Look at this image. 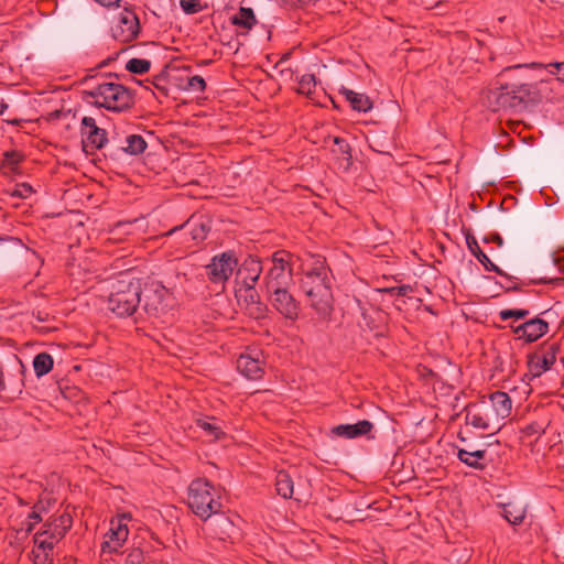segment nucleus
<instances>
[{
    "instance_id": "1",
    "label": "nucleus",
    "mask_w": 564,
    "mask_h": 564,
    "mask_svg": "<svg viewBox=\"0 0 564 564\" xmlns=\"http://www.w3.org/2000/svg\"><path fill=\"white\" fill-rule=\"evenodd\" d=\"M486 95L487 106L492 111H507L521 107L525 102H535L540 95L534 84H502L497 82Z\"/></svg>"
},
{
    "instance_id": "2",
    "label": "nucleus",
    "mask_w": 564,
    "mask_h": 564,
    "mask_svg": "<svg viewBox=\"0 0 564 564\" xmlns=\"http://www.w3.org/2000/svg\"><path fill=\"white\" fill-rule=\"evenodd\" d=\"M302 289L310 299L311 306L322 315L332 311L333 294L328 280V270L324 262L316 260L314 267L304 273Z\"/></svg>"
},
{
    "instance_id": "3",
    "label": "nucleus",
    "mask_w": 564,
    "mask_h": 564,
    "mask_svg": "<svg viewBox=\"0 0 564 564\" xmlns=\"http://www.w3.org/2000/svg\"><path fill=\"white\" fill-rule=\"evenodd\" d=\"M88 104L109 111L120 112L128 109L133 102L131 91L123 85L113 82H104L85 91Z\"/></svg>"
},
{
    "instance_id": "4",
    "label": "nucleus",
    "mask_w": 564,
    "mask_h": 564,
    "mask_svg": "<svg viewBox=\"0 0 564 564\" xmlns=\"http://www.w3.org/2000/svg\"><path fill=\"white\" fill-rule=\"evenodd\" d=\"M187 505L202 520L221 512L220 492L206 479H195L188 486Z\"/></svg>"
},
{
    "instance_id": "5",
    "label": "nucleus",
    "mask_w": 564,
    "mask_h": 564,
    "mask_svg": "<svg viewBox=\"0 0 564 564\" xmlns=\"http://www.w3.org/2000/svg\"><path fill=\"white\" fill-rule=\"evenodd\" d=\"M141 303L139 280L120 279L112 284L108 308L120 317L132 315Z\"/></svg>"
},
{
    "instance_id": "6",
    "label": "nucleus",
    "mask_w": 564,
    "mask_h": 564,
    "mask_svg": "<svg viewBox=\"0 0 564 564\" xmlns=\"http://www.w3.org/2000/svg\"><path fill=\"white\" fill-rule=\"evenodd\" d=\"M267 291L289 288L292 283L291 254L285 250L275 251L271 258V267L264 276Z\"/></svg>"
},
{
    "instance_id": "7",
    "label": "nucleus",
    "mask_w": 564,
    "mask_h": 564,
    "mask_svg": "<svg viewBox=\"0 0 564 564\" xmlns=\"http://www.w3.org/2000/svg\"><path fill=\"white\" fill-rule=\"evenodd\" d=\"M130 513H122L110 521L109 530L104 535L100 547V555H111L118 553L129 536L128 522L131 521Z\"/></svg>"
},
{
    "instance_id": "8",
    "label": "nucleus",
    "mask_w": 564,
    "mask_h": 564,
    "mask_svg": "<svg viewBox=\"0 0 564 564\" xmlns=\"http://www.w3.org/2000/svg\"><path fill=\"white\" fill-rule=\"evenodd\" d=\"M73 519L67 512H62L45 523L44 530L34 535V544L46 550H53L58 541L72 528Z\"/></svg>"
},
{
    "instance_id": "9",
    "label": "nucleus",
    "mask_w": 564,
    "mask_h": 564,
    "mask_svg": "<svg viewBox=\"0 0 564 564\" xmlns=\"http://www.w3.org/2000/svg\"><path fill=\"white\" fill-rule=\"evenodd\" d=\"M175 305L173 294L160 283H152L144 292L143 308L148 315L162 317Z\"/></svg>"
},
{
    "instance_id": "10",
    "label": "nucleus",
    "mask_w": 564,
    "mask_h": 564,
    "mask_svg": "<svg viewBox=\"0 0 564 564\" xmlns=\"http://www.w3.org/2000/svg\"><path fill=\"white\" fill-rule=\"evenodd\" d=\"M237 264V259L230 252L215 256L206 265L207 276L212 283L223 285L232 275Z\"/></svg>"
},
{
    "instance_id": "11",
    "label": "nucleus",
    "mask_w": 564,
    "mask_h": 564,
    "mask_svg": "<svg viewBox=\"0 0 564 564\" xmlns=\"http://www.w3.org/2000/svg\"><path fill=\"white\" fill-rule=\"evenodd\" d=\"M267 292L271 305L279 314L290 321H295L299 317V303L288 291V288L269 290Z\"/></svg>"
},
{
    "instance_id": "12",
    "label": "nucleus",
    "mask_w": 564,
    "mask_h": 564,
    "mask_svg": "<svg viewBox=\"0 0 564 564\" xmlns=\"http://www.w3.org/2000/svg\"><path fill=\"white\" fill-rule=\"evenodd\" d=\"M139 31L140 24L137 14L124 9L119 13L118 22L112 29V34L119 42L129 43L137 39Z\"/></svg>"
},
{
    "instance_id": "13",
    "label": "nucleus",
    "mask_w": 564,
    "mask_h": 564,
    "mask_svg": "<svg viewBox=\"0 0 564 564\" xmlns=\"http://www.w3.org/2000/svg\"><path fill=\"white\" fill-rule=\"evenodd\" d=\"M517 339L533 343L549 332V323L541 317H534L518 326H511Z\"/></svg>"
},
{
    "instance_id": "14",
    "label": "nucleus",
    "mask_w": 564,
    "mask_h": 564,
    "mask_svg": "<svg viewBox=\"0 0 564 564\" xmlns=\"http://www.w3.org/2000/svg\"><path fill=\"white\" fill-rule=\"evenodd\" d=\"M236 297L247 314L254 318H262L265 314V306L260 302L254 286H240L236 290Z\"/></svg>"
},
{
    "instance_id": "15",
    "label": "nucleus",
    "mask_w": 564,
    "mask_h": 564,
    "mask_svg": "<svg viewBox=\"0 0 564 564\" xmlns=\"http://www.w3.org/2000/svg\"><path fill=\"white\" fill-rule=\"evenodd\" d=\"M262 352L257 349H249L248 351L241 354L237 359V369L248 379H259L262 376Z\"/></svg>"
},
{
    "instance_id": "16",
    "label": "nucleus",
    "mask_w": 564,
    "mask_h": 564,
    "mask_svg": "<svg viewBox=\"0 0 564 564\" xmlns=\"http://www.w3.org/2000/svg\"><path fill=\"white\" fill-rule=\"evenodd\" d=\"M80 132L87 145L94 149H101L107 143L106 131L96 124V120L93 117H84L82 119Z\"/></svg>"
},
{
    "instance_id": "17",
    "label": "nucleus",
    "mask_w": 564,
    "mask_h": 564,
    "mask_svg": "<svg viewBox=\"0 0 564 564\" xmlns=\"http://www.w3.org/2000/svg\"><path fill=\"white\" fill-rule=\"evenodd\" d=\"M262 272L259 259L248 257L237 270V281L242 286H254Z\"/></svg>"
},
{
    "instance_id": "18",
    "label": "nucleus",
    "mask_w": 564,
    "mask_h": 564,
    "mask_svg": "<svg viewBox=\"0 0 564 564\" xmlns=\"http://www.w3.org/2000/svg\"><path fill=\"white\" fill-rule=\"evenodd\" d=\"M522 68H530L534 75L533 78L536 79V82L543 84L546 83L551 75H554L556 73L562 72L563 78H564V62L563 63H550V64H538L532 63L530 65H516L513 67L505 69V72H508L510 69H522Z\"/></svg>"
},
{
    "instance_id": "19",
    "label": "nucleus",
    "mask_w": 564,
    "mask_h": 564,
    "mask_svg": "<svg viewBox=\"0 0 564 564\" xmlns=\"http://www.w3.org/2000/svg\"><path fill=\"white\" fill-rule=\"evenodd\" d=\"M465 421L468 425H471L475 429L484 430L488 432L496 431L491 421L487 416V413L482 409L479 402L474 404H468L466 406Z\"/></svg>"
},
{
    "instance_id": "20",
    "label": "nucleus",
    "mask_w": 564,
    "mask_h": 564,
    "mask_svg": "<svg viewBox=\"0 0 564 564\" xmlns=\"http://www.w3.org/2000/svg\"><path fill=\"white\" fill-rule=\"evenodd\" d=\"M373 427V424L368 420H361L355 424H339L330 430L335 436L343 438H356L367 435Z\"/></svg>"
},
{
    "instance_id": "21",
    "label": "nucleus",
    "mask_w": 564,
    "mask_h": 564,
    "mask_svg": "<svg viewBox=\"0 0 564 564\" xmlns=\"http://www.w3.org/2000/svg\"><path fill=\"white\" fill-rule=\"evenodd\" d=\"M388 315L384 311L370 307L362 311V323L377 336H381L387 330Z\"/></svg>"
},
{
    "instance_id": "22",
    "label": "nucleus",
    "mask_w": 564,
    "mask_h": 564,
    "mask_svg": "<svg viewBox=\"0 0 564 564\" xmlns=\"http://www.w3.org/2000/svg\"><path fill=\"white\" fill-rule=\"evenodd\" d=\"M340 94L345 96L354 110L367 112L372 108L370 98L365 94L356 93L345 87L340 89Z\"/></svg>"
},
{
    "instance_id": "23",
    "label": "nucleus",
    "mask_w": 564,
    "mask_h": 564,
    "mask_svg": "<svg viewBox=\"0 0 564 564\" xmlns=\"http://www.w3.org/2000/svg\"><path fill=\"white\" fill-rule=\"evenodd\" d=\"M492 408L503 417H508L511 413L512 402L508 393L496 391L486 399Z\"/></svg>"
},
{
    "instance_id": "24",
    "label": "nucleus",
    "mask_w": 564,
    "mask_h": 564,
    "mask_svg": "<svg viewBox=\"0 0 564 564\" xmlns=\"http://www.w3.org/2000/svg\"><path fill=\"white\" fill-rule=\"evenodd\" d=\"M556 360L555 352L549 351L543 355L534 356L530 361L531 371L534 376H540L550 370Z\"/></svg>"
},
{
    "instance_id": "25",
    "label": "nucleus",
    "mask_w": 564,
    "mask_h": 564,
    "mask_svg": "<svg viewBox=\"0 0 564 564\" xmlns=\"http://www.w3.org/2000/svg\"><path fill=\"white\" fill-rule=\"evenodd\" d=\"M501 514L510 524L518 525L525 518V509L522 505L508 502L502 506Z\"/></svg>"
},
{
    "instance_id": "26",
    "label": "nucleus",
    "mask_w": 564,
    "mask_h": 564,
    "mask_svg": "<svg viewBox=\"0 0 564 564\" xmlns=\"http://www.w3.org/2000/svg\"><path fill=\"white\" fill-rule=\"evenodd\" d=\"M275 490L278 495L284 499L292 498L294 492V484L291 476L286 471H278L275 476Z\"/></svg>"
},
{
    "instance_id": "27",
    "label": "nucleus",
    "mask_w": 564,
    "mask_h": 564,
    "mask_svg": "<svg viewBox=\"0 0 564 564\" xmlns=\"http://www.w3.org/2000/svg\"><path fill=\"white\" fill-rule=\"evenodd\" d=\"M196 425L205 432L213 441L219 440L223 435V429L214 417H200L196 420Z\"/></svg>"
},
{
    "instance_id": "28",
    "label": "nucleus",
    "mask_w": 564,
    "mask_h": 564,
    "mask_svg": "<svg viewBox=\"0 0 564 564\" xmlns=\"http://www.w3.org/2000/svg\"><path fill=\"white\" fill-rule=\"evenodd\" d=\"M257 19L253 10L250 8H240L239 11L231 17V23L243 30H250L256 24Z\"/></svg>"
},
{
    "instance_id": "29",
    "label": "nucleus",
    "mask_w": 564,
    "mask_h": 564,
    "mask_svg": "<svg viewBox=\"0 0 564 564\" xmlns=\"http://www.w3.org/2000/svg\"><path fill=\"white\" fill-rule=\"evenodd\" d=\"M485 455L486 451L482 449H477L474 452L459 449L457 453V456L462 463L476 469H482L485 467V465L481 463V460L485 458Z\"/></svg>"
},
{
    "instance_id": "30",
    "label": "nucleus",
    "mask_w": 564,
    "mask_h": 564,
    "mask_svg": "<svg viewBox=\"0 0 564 564\" xmlns=\"http://www.w3.org/2000/svg\"><path fill=\"white\" fill-rule=\"evenodd\" d=\"M53 358L47 352H41L37 354L33 359V369L35 372V376L37 378H41L45 375H47L53 369Z\"/></svg>"
},
{
    "instance_id": "31",
    "label": "nucleus",
    "mask_w": 564,
    "mask_h": 564,
    "mask_svg": "<svg viewBox=\"0 0 564 564\" xmlns=\"http://www.w3.org/2000/svg\"><path fill=\"white\" fill-rule=\"evenodd\" d=\"M147 149L145 140L139 134H130L126 138L122 150L131 155H138Z\"/></svg>"
},
{
    "instance_id": "32",
    "label": "nucleus",
    "mask_w": 564,
    "mask_h": 564,
    "mask_svg": "<svg viewBox=\"0 0 564 564\" xmlns=\"http://www.w3.org/2000/svg\"><path fill=\"white\" fill-rule=\"evenodd\" d=\"M21 160H22V155L19 152L7 151L3 154L1 167L4 170V172L13 173L17 171Z\"/></svg>"
},
{
    "instance_id": "33",
    "label": "nucleus",
    "mask_w": 564,
    "mask_h": 564,
    "mask_svg": "<svg viewBox=\"0 0 564 564\" xmlns=\"http://www.w3.org/2000/svg\"><path fill=\"white\" fill-rule=\"evenodd\" d=\"M151 67V62L145 58H131L126 64V69L133 74H145Z\"/></svg>"
},
{
    "instance_id": "34",
    "label": "nucleus",
    "mask_w": 564,
    "mask_h": 564,
    "mask_svg": "<svg viewBox=\"0 0 564 564\" xmlns=\"http://www.w3.org/2000/svg\"><path fill=\"white\" fill-rule=\"evenodd\" d=\"M316 88V78L312 74H305L299 79L296 91L310 96Z\"/></svg>"
},
{
    "instance_id": "35",
    "label": "nucleus",
    "mask_w": 564,
    "mask_h": 564,
    "mask_svg": "<svg viewBox=\"0 0 564 564\" xmlns=\"http://www.w3.org/2000/svg\"><path fill=\"white\" fill-rule=\"evenodd\" d=\"M479 403L487 413V416L491 421L496 431H498L505 419L497 412L495 408H492V405H490V403L486 399H482L481 401H479Z\"/></svg>"
},
{
    "instance_id": "36",
    "label": "nucleus",
    "mask_w": 564,
    "mask_h": 564,
    "mask_svg": "<svg viewBox=\"0 0 564 564\" xmlns=\"http://www.w3.org/2000/svg\"><path fill=\"white\" fill-rule=\"evenodd\" d=\"M53 550H46L34 544L32 551L34 564H51Z\"/></svg>"
},
{
    "instance_id": "37",
    "label": "nucleus",
    "mask_w": 564,
    "mask_h": 564,
    "mask_svg": "<svg viewBox=\"0 0 564 564\" xmlns=\"http://www.w3.org/2000/svg\"><path fill=\"white\" fill-rule=\"evenodd\" d=\"M529 314H530V312L524 308H507V310L500 311L499 317L501 321H508L510 318L523 319Z\"/></svg>"
},
{
    "instance_id": "38",
    "label": "nucleus",
    "mask_w": 564,
    "mask_h": 564,
    "mask_svg": "<svg viewBox=\"0 0 564 564\" xmlns=\"http://www.w3.org/2000/svg\"><path fill=\"white\" fill-rule=\"evenodd\" d=\"M180 7L186 14H195L204 10L200 0H180Z\"/></svg>"
},
{
    "instance_id": "39",
    "label": "nucleus",
    "mask_w": 564,
    "mask_h": 564,
    "mask_svg": "<svg viewBox=\"0 0 564 564\" xmlns=\"http://www.w3.org/2000/svg\"><path fill=\"white\" fill-rule=\"evenodd\" d=\"M334 143L338 147V151L344 155V159L346 160L344 167L348 169L351 165V154H350V147L346 142V140L336 137L334 139Z\"/></svg>"
},
{
    "instance_id": "40",
    "label": "nucleus",
    "mask_w": 564,
    "mask_h": 564,
    "mask_svg": "<svg viewBox=\"0 0 564 564\" xmlns=\"http://www.w3.org/2000/svg\"><path fill=\"white\" fill-rule=\"evenodd\" d=\"M476 259L484 265L486 271L496 272L501 276H507V274L498 265H496L485 252H482Z\"/></svg>"
},
{
    "instance_id": "41",
    "label": "nucleus",
    "mask_w": 564,
    "mask_h": 564,
    "mask_svg": "<svg viewBox=\"0 0 564 564\" xmlns=\"http://www.w3.org/2000/svg\"><path fill=\"white\" fill-rule=\"evenodd\" d=\"M185 235H189L194 242L203 241L207 237V229L203 226L186 228Z\"/></svg>"
},
{
    "instance_id": "42",
    "label": "nucleus",
    "mask_w": 564,
    "mask_h": 564,
    "mask_svg": "<svg viewBox=\"0 0 564 564\" xmlns=\"http://www.w3.org/2000/svg\"><path fill=\"white\" fill-rule=\"evenodd\" d=\"M187 88L193 91H204L206 83L203 77L196 75L188 78Z\"/></svg>"
},
{
    "instance_id": "43",
    "label": "nucleus",
    "mask_w": 564,
    "mask_h": 564,
    "mask_svg": "<svg viewBox=\"0 0 564 564\" xmlns=\"http://www.w3.org/2000/svg\"><path fill=\"white\" fill-rule=\"evenodd\" d=\"M33 194V188L31 185L26 183L18 184L12 192L13 196L20 197V198H28Z\"/></svg>"
},
{
    "instance_id": "44",
    "label": "nucleus",
    "mask_w": 564,
    "mask_h": 564,
    "mask_svg": "<svg viewBox=\"0 0 564 564\" xmlns=\"http://www.w3.org/2000/svg\"><path fill=\"white\" fill-rule=\"evenodd\" d=\"M143 562V552L140 549H132L127 557L124 564H141Z\"/></svg>"
},
{
    "instance_id": "45",
    "label": "nucleus",
    "mask_w": 564,
    "mask_h": 564,
    "mask_svg": "<svg viewBox=\"0 0 564 564\" xmlns=\"http://www.w3.org/2000/svg\"><path fill=\"white\" fill-rule=\"evenodd\" d=\"M41 520H42L41 514L34 508L33 511L31 513H29L28 519L24 523L25 531H28V532L32 531L33 527L36 523H39Z\"/></svg>"
},
{
    "instance_id": "46",
    "label": "nucleus",
    "mask_w": 564,
    "mask_h": 564,
    "mask_svg": "<svg viewBox=\"0 0 564 564\" xmlns=\"http://www.w3.org/2000/svg\"><path fill=\"white\" fill-rule=\"evenodd\" d=\"M524 433L529 436L541 435L544 433V426L538 422H533L525 426Z\"/></svg>"
},
{
    "instance_id": "47",
    "label": "nucleus",
    "mask_w": 564,
    "mask_h": 564,
    "mask_svg": "<svg viewBox=\"0 0 564 564\" xmlns=\"http://www.w3.org/2000/svg\"><path fill=\"white\" fill-rule=\"evenodd\" d=\"M466 243L468 247V250L471 252L473 256L478 258L484 251L480 249L477 240L474 237H467Z\"/></svg>"
},
{
    "instance_id": "48",
    "label": "nucleus",
    "mask_w": 564,
    "mask_h": 564,
    "mask_svg": "<svg viewBox=\"0 0 564 564\" xmlns=\"http://www.w3.org/2000/svg\"><path fill=\"white\" fill-rule=\"evenodd\" d=\"M97 3L104 6V7H112L118 4L120 0H95Z\"/></svg>"
},
{
    "instance_id": "49",
    "label": "nucleus",
    "mask_w": 564,
    "mask_h": 564,
    "mask_svg": "<svg viewBox=\"0 0 564 564\" xmlns=\"http://www.w3.org/2000/svg\"><path fill=\"white\" fill-rule=\"evenodd\" d=\"M488 240L495 242L498 247H502L503 240L499 235H492Z\"/></svg>"
},
{
    "instance_id": "50",
    "label": "nucleus",
    "mask_w": 564,
    "mask_h": 564,
    "mask_svg": "<svg viewBox=\"0 0 564 564\" xmlns=\"http://www.w3.org/2000/svg\"><path fill=\"white\" fill-rule=\"evenodd\" d=\"M0 389L3 390L4 389V380H3V375L2 372H0Z\"/></svg>"
},
{
    "instance_id": "51",
    "label": "nucleus",
    "mask_w": 564,
    "mask_h": 564,
    "mask_svg": "<svg viewBox=\"0 0 564 564\" xmlns=\"http://www.w3.org/2000/svg\"><path fill=\"white\" fill-rule=\"evenodd\" d=\"M223 524L225 527H232L231 522L228 519H225V518L223 519Z\"/></svg>"
},
{
    "instance_id": "52",
    "label": "nucleus",
    "mask_w": 564,
    "mask_h": 564,
    "mask_svg": "<svg viewBox=\"0 0 564 564\" xmlns=\"http://www.w3.org/2000/svg\"><path fill=\"white\" fill-rule=\"evenodd\" d=\"M297 1H299V3H301V4H306V3H308V2H310V0H297Z\"/></svg>"
},
{
    "instance_id": "53",
    "label": "nucleus",
    "mask_w": 564,
    "mask_h": 564,
    "mask_svg": "<svg viewBox=\"0 0 564 564\" xmlns=\"http://www.w3.org/2000/svg\"><path fill=\"white\" fill-rule=\"evenodd\" d=\"M373 564H386L383 561H376Z\"/></svg>"
},
{
    "instance_id": "54",
    "label": "nucleus",
    "mask_w": 564,
    "mask_h": 564,
    "mask_svg": "<svg viewBox=\"0 0 564 564\" xmlns=\"http://www.w3.org/2000/svg\"><path fill=\"white\" fill-rule=\"evenodd\" d=\"M10 123L17 126L19 123V121L18 120H13V121H10Z\"/></svg>"
}]
</instances>
